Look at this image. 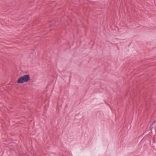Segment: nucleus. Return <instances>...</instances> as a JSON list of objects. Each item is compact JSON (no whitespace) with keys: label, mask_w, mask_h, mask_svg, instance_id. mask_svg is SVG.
<instances>
[{"label":"nucleus","mask_w":156,"mask_h":156,"mask_svg":"<svg viewBox=\"0 0 156 156\" xmlns=\"http://www.w3.org/2000/svg\"><path fill=\"white\" fill-rule=\"evenodd\" d=\"M30 79V75H25L19 78L17 80V83H23L28 81Z\"/></svg>","instance_id":"f257e3e1"},{"label":"nucleus","mask_w":156,"mask_h":156,"mask_svg":"<svg viewBox=\"0 0 156 156\" xmlns=\"http://www.w3.org/2000/svg\"><path fill=\"white\" fill-rule=\"evenodd\" d=\"M156 122V121H154L153 122V123L150 126V128L151 129V130H152V129L153 127H155V125Z\"/></svg>","instance_id":"f03ea898"},{"label":"nucleus","mask_w":156,"mask_h":156,"mask_svg":"<svg viewBox=\"0 0 156 156\" xmlns=\"http://www.w3.org/2000/svg\"><path fill=\"white\" fill-rule=\"evenodd\" d=\"M108 105H109L110 107V106L108 104Z\"/></svg>","instance_id":"7ed1b4c3"}]
</instances>
